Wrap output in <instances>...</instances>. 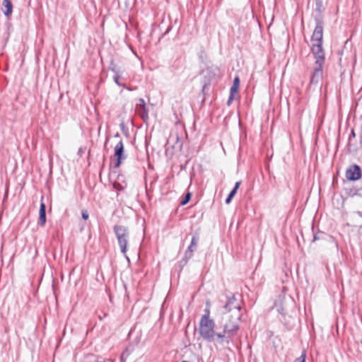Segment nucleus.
I'll use <instances>...</instances> for the list:
<instances>
[{
  "label": "nucleus",
  "instance_id": "12",
  "mask_svg": "<svg viewBox=\"0 0 362 362\" xmlns=\"http://www.w3.org/2000/svg\"><path fill=\"white\" fill-rule=\"evenodd\" d=\"M240 85V80L238 77H235L233 81V84L230 88V96L228 100V103L233 99V94L238 91V87Z\"/></svg>",
  "mask_w": 362,
  "mask_h": 362
},
{
  "label": "nucleus",
  "instance_id": "23",
  "mask_svg": "<svg viewBox=\"0 0 362 362\" xmlns=\"http://www.w3.org/2000/svg\"><path fill=\"white\" fill-rule=\"evenodd\" d=\"M361 344H362V339H361Z\"/></svg>",
  "mask_w": 362,
  "mask_h": 362
},
{
  "label": "nucleus",
  "instance_id": "18",
  "mask_svg": "<svg viewBox=\"0 0 362 362\" xmlns=\"http://www.w3.org/2000/svg\"><path fill=\"white\" fill-rule=\"evenodd\" d=\"M240 185V182H237L235 183V187H234L233 189L238 190V189L239 188Z\"/></svg>",
  "mask_w": 362,
  "mask_h": 362
},
{
  "label": "nucleus",
  "instance_id": "7",
  "mask_svg": "<svg viewBox=\"0 0 362 362\" xmlns=\"http://www.w3.org/2000/svg\"><path fill=\"white\" fill-rule=\"evenodd\" d=\"M136 112L141 116L144 122L148 120V112L143 98H140L139 103L136 105Z\"/></svg>",
  "mask_w": 362,
  "mask_h": 362
},
{
  "label": "nucleus",
  "instance_id": "21",
  "mask_svg": "<svg viewBox=\"0 0 362 362\" xmlns=\"http://www.w3.org/2000/svg\"><path fill=\"white\" fill-rule=\"evenodd\" d=\"M237 192L236 189H233V190L230 192V194L235 196Z\"/></svg>",
  "mask_w": 362,
  "mask_h": 362
},
{
  "label": "nucleus",
  "instance_id": "15",
  "mask_svg": "<svg viewBox=\"0 0 362 362\" xmlns=\"http://www.w3.org/2000/svg\"><path fill=\"white\" fill-rule=\"evenodd\" d=\"M294 362H305V351H303L300 356L296 358Z\"/></svg>",
  "mask_w": 362,
  "mask_h": 362
},
{
  "label": "nucleus",
  "instance_id": "11",
  "mask_svg": "<svg viewBox=\"0 0 362 362\" xmlns=\"http://www.w3.org/2000/svg\"><path fill=\"white\" fill-rule=\"evenodd\" d=\"M274 308L278 313L284 314V300L282 298L279 297V299L276 300Z\"/></svg>",
  "mask_w": 362,
  "mask_h": 362
},
{
  "label": "nucleus",
  "instance_id": "6",
  "mask_svg": "<svg viewBox=\"0 0 362 362\" xmlns=\"http://www.w3.org/2000/svg\"><path fill=\"white\" fill-rule=\"evenodd\" d=\"M346 177L349 180H357L361 177V170L358 165L350 166L346 172Z\"/></svg>",
  "mask_w": 362,
  "mask_h": 362
},
{
  "label": "nucleus",
  "instance_id": "8",
  "mask_svg": "<svg viewBox=\"0 0 362 362\" xmlns=\"http://www.w3.org/2000/svg\"><path fill=\"white\" fill-rule=\"evenodd\" d=\"M2 11L5 16H10L13 12V5L10 0H3Z\"/></svg>",
  "mask_w": 362,
  "mask_h": 362
},
{
  "label": "nucleus",
  "instance_id": "22",
  "mask_svg": "<svg viewBox=\"0 0 362 362\" xmlns=\"http://www.w3.org/2000/svg\"><path fill=\"white\" fill-rule=\"evenodd\" d=\"M233 197H234V196H233V195H232V194H228V197H229V198H230V199H233Z\"/></svg>",
  "mask_w": 362,
  "mask_h": 362
},
{
  "label": "nucleus",
  "instance_id": "19",
  "mask_svg": "<svg viewBox=\"0 0 362 362\" xmlns=\"http://www.w3.org/2000/svg\"><path fill=\"white\" fill-rule=\"evenodd\" d=\"M119 78V76H117V75H116V76L114 77V78H115V81L118 85H119V86H120V83H119V81H118Z\"/></svg>",
  "mask_w": 362,
  "mask_h": 362
},
{
  "label": "nucleus",
  "instance_id": "5",
  "mask_svg": "<svg viewBox=\"0 0 362 362\" xmlns=\"http://www.w3.org/2000/svg\"><path fill=\"white\" fill-rule=\"evenodd\" d=\"M114 156L116 158L115 167L119 168L122 163V160L126 158V156L124 153V144L122 140H120L115 147Z\"/></svg>",
  "mask_w": 362,
  "mask_h": 362
},
{
  "label": "nucleus",
  "instance_id": "2",
  "mask_svg": "<svg viewBox=\"0 0 362 362\" xmlns=\"http://www.w3.org/2000/svg\"><path fill=\"white\" fill-rule=\"evenodd\" d=\"M323 28L320 24H317L312 35V52L314 56L325 57L322 47Z\"/></svg>",
  "mask_w": 362,
  "mask_h": 362
},
{
  "label": "nucleus",
  "instance_id": "13",
  "mask_svg": "<svg viewBox=\"0 0 362 362\" xmlns=\"http://www.w3.org/2000/svg\"><path fill=\"white\" fill-rule=\"evenodd\" d=\"M204 315L201 317V320L211 319L210 318V303L209 301L206 302V307L204 310Z\"/></svg>",
  "mask_w": 362,
  "mask_h": 362
},
{
  "label": "nucleus",
  "instance_id": "1",
  "mask_svg": "<svg viewBox=\"0 0 362 362\" xmlns=\"http://www.w3.org/2000/svg\"><path fill=\"white\" fill-rule=\"evenodd\" d=\"M217 315L221 317V325L222 332H217L215 322L212 319L200 320L199 333L205 340L224 346L228 344L232 337L239 329V322L241 317L240 303L232 296L226 304L219 308Z\"/></svg>",
  "mask_w": 362,
  "mask_h": 362
},
{
  "label": "nucleus",
  "instance_id": "10",
  "mask_svg": "<svg viewBox=\"0 0 362 362\" xmlns=\"http://www.w3.org/2000/svg\"><path fill=\"white\" fill-rule=\"evenodd\" d=\"M39 221L42 226H43L46 222V215H45V204L44 203H41L39 213Z\"/></svg>",
  "mask_w": 362,
  "mask_h": 362
},
{
  "label": "nucleus",
  "instance_id": "9",
  "mask_svg": "<svg viewBox=\"0 0 362 362\" xmlns=\"http://www.w3.org/2000/svg\"><path fill=\"white\" fill-rule=\"evenodd\" d=\"M198 240H199V238L197 236H194L192 238L191 244L185 252V257H189V258L192 257V252L197 249Z\"/></svg>",
  "mask_w": 362,
  "mask_h": 362
},
{
  "label": "nucleus",
  "instance_id": "17",
  "mask_svg": "<svg viewBox=\"0 0 362 362\" xmlns=\"http://www.w3.org/2000/svg\"><path fill=\"white\" fill-rule=\"evenodd\" d=\"M114 187L119 190H122L124 187V186L121 185L119 182H117L116 181L114 183Z\"/></svg>",
  "mask_w": 362,
  "mask_h": 362
},
{
  "label": "nucleus",
  "instance_id": "14",
  "mask_svg": "<svg viewBox=\"0 0 362 362\" xmlns=\"http://www.w3.org/2000/svg\"><path fill=\"white\" fill-rule=\"evenodd\" d=\"M191 197H192V194L190 192H187L185 197V198L183 199V200L181 202V205H185L187 204L189 201L191 199Z\"/></svg>",
  "mask_w": 362,
  "mask_h": 362
},
{
  "label": "nucleus",
  "instance_id": "16",
  "mask_svg": "<svg viewBox=\"0 0 362 362\" xmlns=\"http://www.w3.org/2000/svg\"><path fill=\"white\" fill-rule=\"evenodd\" d=\"M81 215H82V218L84 219V220H87L89 217V215H88V213L86 210H83L82 211V213H81Z\"/></svg>",
  "mask_w": 362,
  "mask_h": 362
},
{
  "label": "nucleus",
  "instance_id": "4",
  "mask_svg": "<svg viewBox=\"0 0 362 362\" xmlns=\"http://www.w3.org/2000/svg\"><path fill=\"white\" fill-rule=\"evenodd\" d=\"M315 62L313 66V71L312 72L310 81V85L318 84L322 78V66L325 62V57L314 56Z\"/></svg>",
  "mask_w": 362,
  "mask_h": 362
},
{
  "label": "nucleus",
  "instance_id": "20",
  "mask_svg": "<svg viewBox=\"0 0 362 362\" xmlns=\"http://www.w3.org/2000/svg\"><path fill=\"white\" fill-rule=\"evenodd\" d=\"M231 200H232V199L227 197V199H226V204H229L230 203Z\"/></svg>",
  "mask_w": 362,
  "mask_h": 362
},
{
  "label": "nucleus",
  "instance_id": "3",
  "mask_svg": "<svg viewBox=\"0 0 362 362\" xmlns=\"http://www.w3.org/2000/svg\"><path fill=\"white\" fill-rule=\"evenodd\" d=\"M114 232L117 239L121 252L126 255L127 251V243L129 240V230L123 226H115Z\"/></svg>",
  "mask_w": 362,
  "mask_h": 362
}]
</instances>
